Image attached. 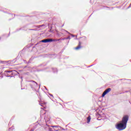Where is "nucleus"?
Wrapping results in <instances>:
<instances>
[{"label":"nucleus","mask_w":131,"mask_h":131,"mask_svg":"<svg viewBox=\"0 0 131 131\" xmlns=\"http://www.w3.org/2000/svg\"><path fill=\"white\" fill-rule=\"evenodd\" d=\"M127 121H128V116L125 115L123 117L121 122L116 126V128L119 130H123L126 128Z\"/></svg>","instance_id":"nucleus-1"},{"label":"nucleus","mask_w":131,"mask_h":131,"mask_svg":"<svg viewBox=\"0 0 131 131\" xmlns=\"http://www.w3.org/2000/svg\"><path fill=\"white\" fill-rule=\"evenodd\" d=\"M30 82H31L30 85L31 88V89H33L34 90H35L38 86V85L37 84V83L34 81H30Z\"/></svg>","instance_id":"nucleus-2"},{"label":"nucleus","mask_w":131,"mask_h":131,"mask_svg":"<svg viewBox=\"0 0 131 131\" xmlns=\"http://www.w3.org/2000/svg\"><path fill=\"white\" fill-rule=\"evenodd\" d=\"M52 41H55V39L48 38L41 40V42H45V43L47 42H52Z\"/></svg>","instance_id":"nucleus-3"},{"label":"nucleus","mask_w":131,"mask_h":131,"mask_svg":"<svg viewBox=\"0 0 131 131\" xmlns=\"http://www.w3.org/2000/svg\"><path fill=\"white\" fill-rule=\"evenodd\" d=\"M111 92V88H108L107 89L105 90L103 93H102V97H105L108 93Z\"/></svg>","instance_id":"nucleus-4"},{"label":"nucleus","mask_w":131,"mask_h":131,"mask_svg":"<svg viewBox=\"0 0 131 131\" xmlns=\"http://www.w3.org/2000/svg\"><path fill=\"white\" fill-rule=\"evenodd\" d=\"M5 72H6V73H9V74H12V75H13V74H14V75H17V71L14 70V71H5Z\"/></svg>","instance_id":"nucleus-5"},{"label":"nucleus","mask_w":131,"mask_h":131,"mask_svg":"<svg viewBox=\"0 0 131 131\" xmlns=\"http://www.w3.org/2000/svg\"><path fill=\"white\" fill-rule=\"evenodd\" d=\"M81 49V42H79L78 46L75 48V50H79Z\"/></svg>","instance_id":"nucleus-6"},{"label":"nucleus","mask_w":131,"mask_h":131,"mask_svg":"<svg viewBox=\"0 0 131 131\" xmlns=\"http://www.w3.org/2000/svg\"><path fill=\"white\" fill-rule=\"evenodd\" d=\"M66 38H60L59 39H54V41H59V40H64Z\"/></svg>","instance_id":"nucleus-7"},{"label":"nucleus","mask_w":131,"mask_h":131,"mask_svg":"<svg viewBox=\"0 0 131 131\" xmlns=\"http://www.w3.org/2000/svg\"><path fill=\"white\" fill-rule=\"evenodd\" d=\"M91 116H89L88 118H87V123H90V122L91 121Z\"/></svg>","instance_id":"nucleus-8"},{"label":"nucleus","mask_w":131,"mask_h":131,"mask_svg":"<svg viewBox=\"0 0 131 131\" xmlns=\"http://www.w3.org/2000/svg\"><path fill=\"white\" fill-rule=\"evenodd\" d=\"M61 32H67V33H68L69 34H70V33L68 32V31H67V30H65L64 29H61Z\"/></svg>","instance_id":"nucleus-9"},{"label":"nucleus","mask_w":131,"mask_h":131,"mask_svg":"<svg viewBox=\"0 0 131 131\" xmlns=\"http://www.w3.org/2000/svg\"><path fill=\"white\" fill-rule=\"evenodd\" d=\"M45 120L46 122L50 121V118H48L47 117H45Z\"/></svg>","instance_id":"nucleus-10"},{"label":"nucleus","mask_w":131,"mask_h":131,"mask_svg":"<svg viewBox=\"0 0 131 131\" xmlns=\"http://www.w3.org/2000/svg\"><path fill=\"white\" fill-rule=\"evenodd\" d=\"M52 70H53L54 73H56V72H58V70L56 68H55V69L52 68Z\"/></svg>","instance_id":"nucleus-11"},{"label":"nucleus","mask_w":131,"mask_h":131,"mask_svg":"<svg viewBox=\"0 0 131 131\" xmlns=\"http://www.w3.org/2000/svg\"><path fill=\"white\" fill-rule=\"evenodd\" d=\"M43 26H45V25H42L37 26V27L38 28H40V27H42Z\"/></svg>","instance_id":"nucleus-12"},{"label":"nucleus","mask_w":131,"mask_h":131,"mask_svg":"<svg viewBox=\"0 0 131 131\" xmlns=\"http://www.w3.org/2000/svg\"><path fill=\"white\" fill-rule=\"evenodd\" d=\"M49 95L50 96H51V97H52V99H54V96H53V94H50Z\"/></svg>","instance_id":"nucleus-13"},{"label":"nucleus","mask_w":131,"mask_h":131,"mask_svg":"<svg viewBox=\"0 0 131 131\" xmlns=\"http://www.w3.org/2000/svg\"><path fill=\"white\" fill-rule=\"evenodd\" d=\"M66 39H70V36H68V37L66 38Z\"/></svg>","instance_id":"nucleus-14"},{"label":"nucleus","mask_w":131,"mask_h":131,"mask_svg":"<svg viewBox=\"0 0 131 131\" xmlns=\"http://www.w3.org/2000/svg\"><path fill=\"white\" fill-rule=\"evenodd\" d=\"M39 105H40L41 106H43V103H40Z\"/></svg>","instance_id":"nucleus-15"},{"label":"nucleus","mask_w":131,"mask_h":131,"mask_svg":"<svg viewBox=\"0 0 131 131\" xmlns=\"http://www.w3.org/2000/svg\"><path fill=\"white\" fill-rule=\"evenodd\" d=\"M7 77H13V76L10 75H7Z\"/></svg>","instance_id":"nucleus-16"},{"label":"nucleus","mask_w":131,"mask_h":131,"mask_svg":"<svg viewBox=\"0 0 131 131\" xmlns=\"http://www.w3.org/2000/svg\"><path fill=\"white\" fill-rule=\"evenodd\" d=\"M52 127H58V126L54 125L52 126Z\"/></svg>","instance_id":"nucleus-17"},{"label":"nucleus","mask_w":131,"mask_h":131,"mask_svg":"<svg viewBox=\"0 0 131 131\" xmlns=\"http://www.w3.org/2000/svg\"><path fill=\"white\" fill-rule=\"evenodd\" d=\"M71 35H72V37H74V35L71 34Z\"/></svg>","instance_id":"nucleus-18"},{"label":"nucleus","mask_w":131,"mask_h":131,"mask_svg":"<svg viewBox=\"0 0 131 131\" xmlns=\"http://www.w3.org/2000/svg\"><path fill=\"white\" fill-rule=\"evenodd\" d=\"M30 30L35 31V29H30Z\"/></svg>","instance_id":"nucleus-19"},{"label":"nucleus","mask_w":131,"mask_h":131,"mask_svg":"<svg viewBox=\"0 0 131 131\" xmlns=\"http://www.w3.org/2000/svg\"><path fill=\"white\" fill-rule=\"evenodd\" d=\"M12 129V128H9V130H10V129Z\"/></svg>","instance_id":"nucleus-20"},{"label":"nucleus","mask_w":131,"mask_h":131,"mask_svg":"<svg viewBox=\"0 0 131 131\" xmlns=\"http://www.w3.org/2000/svg\"><path fill=\"white\" fill-rule=\"evenodd\" d=\"M33 130H34L33 129H32L31 130V131H33Z\"/></svg>","instance_id":"nucleus-21"},{"label":"nucleus","mask_w":131,"mask_h":131,"mask_svg":"<svg viewBox=\"0 0 131 131\" xmlns=\"http://www.w3.org/2000/svg\"><path fill=\"white\" fill-rule=\"evenodd\" d=\"M11 122H9V125H10V123Z\"/></svg>","instance_id":"nucleus-22"},{"label":"nucleus","mask_w":131,"mask_h":131,"mask_svg":"<svg viewBox=\"0 0 131 131\" xmlns=\"http://www.w3.org/2000/svg\"><path fill=\"white\" fill-rule=\"evenodd\" d=\"M92 67V65L91 66H89V67Z\"/></svg>","instance_id":"nucleus-23"},{"label":"nucleus","mask_w":131,"mask_h":131,"mask_svg":"<svg viewBox=\"0 0 131 131\" xmlns=\"http://www.w3.org/2000/svg\"><path fill=\"white\" fill-rule=\"evenodd\" d=\"M40 88V86H39V89Z\"/></svg>","instance_id":"nucleus-24"},{"label":"nucleus","mask_w":131,"mask_h":131,"mask_svg":"<svg viewBox=\"0 0 131 131\" xmlns=\"http://www.w3.org/2000/svg\"><path fill=\"white\" fill-rule=\"evenodd\" d=\"M0 39H1V37H0Z\"/></svg>","instance_id":"nucleus-25"}]
</instances>
